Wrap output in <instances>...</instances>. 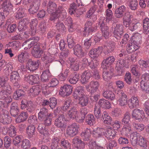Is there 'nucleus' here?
I'll return each mask as SVG.
<instances>
[{
  "label": "nucleus",
  "instance_id": "nucleus-44",
  "mask_svg": "<svg viewBox=\"0 0 149 149\" xmlns=\"http://www.w3.org/2000/svg\"><path fill=\"white\" fill-rule=\"evenodd\" d=\"M130 119V114L128 112H126L122 120V124L124 125H129L131 123Z\"/></svg>",
  "mask_w": 149,
  "mask_h": 149
},
{
  "label": "nucleus",
  "instance_id": "nucleus-56",
  "mask_svg": "<svg viewBox=\"0 0 149 149\" xmlns=\"http://www.w3.org/2000/svg\"><path fill=\"white\" fill-rule=\"evenodd\" d=\"M98 65V61L94 59L89 62L88 63V65L92 69L95 68Z\"/></svg>",
  "mask_w": 149,
  "mask_h": 149
},
{
  "label": "nucleus",
  "instance_id": "nucleus-51",
  "mask_svg": "<svg viewBox=\"0 0 149 149\" xmlns=\"http://www.w3.org/2000/svg\"><path fill=\"white\" fill-rule=\"evenodd\" d=\"M138 2L137 0H131L129 2V6L132 10H136L138 7Z\"/></svg>",
  "mask_w": 149,
  "mask_h": 149
},
{
  "label": "nucleus",
  "instance_id": "nucleus-16",
  "mask_svg": "<svg viewBox=\"0 0 149 149\" xmlns=\"http://www.w3.org/2000/svg\"><path fill=\"white\" fill-rule=\"evenodd\" d=\"M84 95V87L81 86L77 87L73 93V96L75 99L79 98Z\"/></svg>",
  "mask_w": 149,
  "mask_h": 149
},
{
  "label": "nucleus",
  "instance_id": "nucleus-37",
  "mask_svg": "<svg viewBox=\"0 0 149 149\" xmlns=\"http://www.w3.org/2000/svg\"><path fill=\"white\" fill-rule=\"evenodd\" d=\"M121 97L119 100V104L121 106H124L126 105L127 103V95L124 93H120Z\"/></svg>",
  "mask_w": 149,
  "mask_h": 149
},
{
  "label": "nucleus",
  "instance_id": "nucleus-52",
  "mask_svg": "<svg viewBox=\"0 0 149 149\" xmlns=\"http://www.w3.org/2000/svg\"><path fill=\"white\" fill-rule=\"evenodd\" d=\"M67 41L69 47L70 48H72L74 46V41L72 35L70 34L68 36Z\"/></svg>",
  "mask_w": 149,
  "mask_h": 149
},
{
  "label": "nucleus",
  "instance_id": "nucleus-9",
  "mask_svg": "<svg viewBox=\"0 0 149 149\" xmlns=\"http://www.w3.org/2000/svg\"><path fill=\"white\" fill-rule=\"evenodd\" d=\"M40 2L39 0H36L30 5L28 11L31 14H33L36 13L39 9Z\"/></svg>",
  "mask_w": 149,
  "mask_h": 149
},
{
  "label": "nucleus",
  "instance_id": "nucleus-12",
  "mask_svg": "<svg viewBox=\"0 0 149 149\" xmlns=\"http://www.w3.org/2000/svg\"><path fill=\"white\" fill-rule=\"evenodd\" d=\"M39 63V61H35L31 59H29L27 61V69L31 72H33L38 68Z\"/></svg>",
  "mask_w": 149,
  "mask_h": 149
},
{
  "label": "nucleus",
  "instance_id": "nucleus-30",
  "mask_svg": "<svg viewBox=\"0 0 149 149\" xmlns=\"http://www.w3.org/2000/svg\"><path fill=\"white\" fill-rule=\"evenodd\" d=\"M3 6L4 13L6 12V13L8 14L12 10V5L9 1L4 2L3 4Z\"/></svg>",
  "mask_w": 149,
  "mask_h": 149
},
{
  "label": "nucleus",
  "instance_id": "nucleus-63",
  "mask_svg": "<svg viewBox=\"0 0 149 149\" xmlns=\"http://www.w3.org/2000/svg\"><path fill=\"white\" fill-rule=\"evenodd\" d=\"M49 100V106L51 109H53L55 107L57 104V100L54 97L51 98Z\"/></svg>",
  "mask_w": 149,
  "mask_h": 149
},
{
  "label": "nucleus",
  "instance_id": "nucleus-27",
  "mask_svg": "<svg viewBox=\"0 0 149 149\" xmlns=\"http://www.w3.org/2000/svg\"><path fill=\"white\" fill-rule=\"evenodd\" d=\"M112 64V58L110 56L104 60L102 64V67L104 69H107V68H111Z\"/></svg>",
  "mask_w": 149,
  "mask_h": 149
},
{
  "label": "nucleus",
  "instance_id": "nucleus-1",
  "mask_svg": "<svg viewBox=\"0 0 149 149\" xmlns=\"http://www.w3.org/2000/svg\"><path fill=\"white\" fill-rule=\"evenodd\" d=\"M104 124L107 125V132L106 133V136L108 139H110L112 137V119L111 117L109 116L108 113L105 111L103 112L101 117Z\"/></svg>",
  "mask_w": 149,
  "mask_h": 149
},
{
  "label": "nucleus",
  "instance_id": "nucleus-7",
  "mask_svg": "<svg viewBox=\"0 0 149 149\" xmlns=\"http://www.w3.org/2000/svg\"><path fill=\"white\" fill-rule=\"evenodd\" d=\"M52 54L47 52H44L42 57V60L47 63H50L53 61H56V54H58L56 53L54 54V53Z\"/></svg>",
  "mask_w": 149,
  "mask_h": 149
},
{
  "label": "nucleus",
  "instance_id": "nucleus-36",
  "mask_svg": "<svg viewBox=\"0 0 149 149\" xmlns=\"http://www.w3.org/2000/svg\"><path fill=\"white\" fill-rule=\"evenodd\" d=\"M79 103L82 107L87 106L88 103V98L85 95L79 98Z\"/></svg>",
  "mask_w": 149,
  "mask_h": 149
},
{
  "label": "nucleus",
  "instance_id": "nucleus-6",
  "mask_svg": "<svg viewBox=\"0 0 149 149\" xmlns=\"http://www.w3.org/2000/svg\"><path fill=\"white\" fill-rule=\"evenodd\" d=\"M72 89L73 88L71 85H64L61 86L59 93L62 96H68L72 93Z\"/></svg>",
  "mask_w": 149,
  "mask_h": 149
},
{
  "label": "nucleus",
  "instance_id": "nucleus-15",
  "mask_svg": "<svg viewBox=\"0 0 149 149\" xmlns=\"http://www.w3.org/2000/svg\"><path fill=\"white\" fill-rule=\"evenodd\" d=\"M102 47H98L96 49H92L89 52V56L93 59L97 58L102 52Z\"/></svg>",
  "mask_w": 149,
  "mask_h": 149
},
{
  "label": "nucleus",
  "instance_id": "nucleus-42",
  "mask_svg": "<svg viewBox=\"0 0 149 149\" xmlns=\"http://www.w3.org/2000/svg\"><path fill=\"white\" fill-rule=\"evenodd\" d=\"M86 122L88 125H93L95 122L94 116L91 114L87 115L86 118Z\"/></svg>",
  "mask_w": 149,
  "mask_h": 149
},
{
  "label": "nucleus",
  "instance_id": "nucleus-25",
  "mask_svg": "<svg viewBox=\"0 0 149 149\" xmlns=\"http://www.w3.org/2000/svg\"><path fill=\"white\" fill-rule=\"evenodd\" d=\"M139 45L132 42L130 43L127 45V50L128 53H131L134 52L139 49Z\"/></svg>",
  "mask_w": 149,
  "mask_h": 149
},
{
  "label": "nucleus",
  "instance_id": "nucleus-45",
  "mask_svg": "<svg viewBox=\"0 0 149 149\" xmlns=\"http://www.w3.org/2000/svg\"><path fill=\"white\" fill-rule=\"evenodd\" d=\"M60 146L64 149H71L70 143L67 140L64 139H62L60 141Z\"/></svg>",
  "mask_w": 149,
  "mask_h": 149
},
{
  "label": "nucleus",
  "instance_id": "nucleus-54",
  "mask_svg": "<svg viewBox=\"0 0 149 149\" xmlns=\"http://www.w3.org/2000/svg\"><path fill=\"white\" fill-rule=\"evenodd\" d=\"M52 116V113H49L47 117L43 120V121L45 126H49L51 124Z\"/></svg>",
  "mask_w": 149,
  "mask_h": 149
},
{
  "label": "nucleus",
  "instance_id": "nucleus-22",
  "mask_svg": "<svg viewBox=\"0 0 149 149\" xmlns=\"http://www.w3.org/2000/svg\"><path fill=\"white\" fill-rule=\"evenodd\" d=\"M126 9V8L123 5L121 6L116 9L114 14L115 16L117 18H120L123 16Z\"/></svg>",
  "mask_w": 149,
  "mask_h": 149
},
{
  "label": "nucleus",
  "instance_id": "nucleus-60",
  "mask_svg": "<svg viewBox=\"0 0 149 149\" xmlns=\"http://www.w3.org/2000/svg\"><path fill=\"white\" fill-rule=\"evenodd\" d=\"M124 79L128 84H130L132 81L131 73L129 72H126L124 77Z\"/></svg>",
  "mask_w": 149,
  "mask_h": 149
},
{
  "label": "nucleus",
  "instance_id": "nucleus-8",
  "mask_svg": "<svg viewBox=\"0 0 149 149\" xmlns=\"http://www.w3.org/2000/svg\"><path fill=\"white\" fill-rule=\"evenodd\" d=\"M104 20L103 18H101L99 20L98 25H100V27L102 31L103 36L105 38H107L108 37L109 35L108 30V28L107 26L105 25Z\"/></svg>",
  "mask_w": 149,
  "mask_h": 149
},
{
  "label": "nucleus",
  "instance_id": "nucleus-21",
  "mask_svg": "<svg viewBox=\"0 0 149 149\" xmlns=\"http://www.w3.org/2000/svg\"><path fill=\"white\" fill-rule=\"evenodd\" d=\"M91 72L88 71H84L81 76V81L83 84L86 83L89 80L91 77Z\"/></svg>",
  "mask_w": 149,
  "mask_h": 149
},
{
  "label": "nucleus",
  "instance_id": "nucleus-14",
  "mask_svg": "<svg viewBox=\"0 0 149 149\" xmlns=\"http://www.w3.org/2000/svg\"><path fill=\"white\" fill-rule=\"evenodd\" d=\"M72 143L77 149H83L85 147V143L78 136L74 138Z\"/></svg>",
  "mask_w": 149,
  "mask_h": 149
},
{
  "label": "nucleus",
  "instance_id": "nucleus-39",
  "mask_svg": "<svg viewBox=\"0 0 149 149\" xmlns=\"http://www.w3.org/2000/svg\"><path fill=\"white\" fill-rule=\"evenodd\" d=\"M131 38L132 39H134L133 42L137 45H139L142 42L141 35L139 33L134 34L131 36Z\"/></svg>",
  "mask_w": 149,
  "mask_h": 149
},
{
  "label": "nucleus",
  "instance_id": "nucleus-5",
  "mask_svg": "<svg viewBox=\"0 0 149 149\" xmlns=\"http://www.w3.org/2000/svg\"><path fill=\"white\" fill-rule=\"evenodd\" d=\"M113 25L114 26L113 37L118 40L120 39L123 33V26L119 24H114Z\"/></svg>",
  "mask_w": 149,
  "mask_h": 149
},
{
  "label": "nucleus",
  "instance_id": "nucleus-53",
  "mask_svg": "<svg viewBox=\"0 0 149 149\" xmlns=\"http://www.w3.org/2000/svg\"><path fill=\"white\" fill-rule=\"evenodd\" d=\"M16 128L13 126H11L8 128V131L9 135L11 137H14L16 135Z\"/></svg>",
  "mask_w": 149,
  "mask_h": 149
},
{
  "label": "nucleus",
  "instance_id": "nucleus-24",
  "mask_svg": "<svg viewBox=\"0 0 149 149\" xmlns=\"http://www.w3.org/2000/svg\"><path fill=\"white\" fill-rule=\"evenodd\" d=\"M91 131L90 129L86 128L82 132L81 135L84 141H88L90 140Z\"/></svg>",
  "mask_w": 149,
  "mask_h": 149
},
{
  "label": "nucleus",
  "instance_id": "nucleus-31",
  "mask_svg": "<svg viewBox=\"0 0 149 149\" xmlns=\"http://www.w3.org/2000/svg\"><path fill=\"white\" fill-rule=\"evenodd\" d=\"M142 22L143 32L145 34H147L149 32V18H145Z\"/></svg>",
  "mask_w": 149,
  "mask_h": 149
},
{
  "label": "nucleus",
  "instance_id": "nucleus-50",
  "mask_svg": "<svg viewBox=\"0 0 149 149\" xmlns=\"http://www.w3.org/2000/svg\"><path fill=\"white\" fill-rule=\"evenodd\" d=\"M71 101L70 99L66 100L64 102L63 104L61 107L62 110L63 111H66L71 105Z\"/></svg>",
  "mask_w": 149,
  "mask_h": 149
},
{
  "label": "nucleus",
  "instance_id": "nucleus-20",
  "mask_svg": "<svg viewBox=\"0 0 149 149\" xmlns=\"http://www.w3.org/2000/svg\"><path fill=\"white\" fill-rule=\"evenodd\" d=\"M99 84L97 81H92L89 84L86 86V89L91 90L92 93L96 91L98 89Z\"/></svg>",
  "mask_w": 149,
  "mask_h": 149
},
{
  "label": "nucleus",
  "instance_id": "nucleus-13",
  "mask_svg": "<svg viewBox=\"0 0 149 149\" xmlns=\"http://www.w3.org/2000/svg\"><path fill=\"white\" fill-rule=\"evenodd\" d=\"M0 99L3 100L7 104L11 102L12 101V98L10 94L5 91H1L0 92Z\"/></svg>",
  "mask_w": 149,
  "mask_h": 149
},
{
  "label": "nucleus",
  "instance_id": "nucleus-34",
  "mask_svg": "<svg viewBox=\"0 0 149 149\" xmlns=\"http://www.w3.org/2000/svg\"><path fill=\"white\" fill-rule=\"evenodd\" d=\"M29 54L26 51L22 52L18 56V60L20 63H24L29 57Z\"/></svg>",
  "mask_w": 149,
  "mask_h": 149
},
{
  "label": "nucleus",
  "instance_id": "nucleus-43",
  "mask_svg": "<svg viewBox=\"0 0 149 149\" xmlns=\"http://www.w3.org/2000/svg\"><path fill=\"white\" fill-rule=\"evenodd\" d=\"M35 127L33 125H29L26 129V133L29 138L32 137L34 134Z\"/></svg>",
  "mask_w": 149,
  "mask_h": 149
},
{
  "label": "nucleus",
  "instance_id": "nucleus-38",
  "mask_svg": "<svg viewBox=\"0 0 149 149\" xmlns=\"http://www.w3.org/2000/svg\"><path fill=\"white\" fill-rule=\"evenodd\" d=\"M38 23V20L36 19H32L30 24V26L31 29L32 34H34L36 32L37 30L36 26Z\"/></svg>",
  "mask_w": 149,
  "mask_h": 149
},
{
  "label": "nucleus",
  "instance_id": "nucleus-41",
  "mask_svg": "<svg viewBox=\"0 0 149 149\" xmlns=\"http://www.w3.org/2000/svg\"><path fill=\"white\" fill-rule=\"evenodd\" d=\"M28 117V114L26 112H22L19 115L16 120V121L20 123L25 121Z\"/></svg>",
  "mask_w": 149,
  "mask_h": 149
},
{
  "label": "nucleus",
  "instance_id": "nucleus-2",
  "mask_svg": "<svg viewBox=\"0 0 149 149\" xmlns=\"http://www.w3.org/2000/svg\"><path fill=\"white\" fill-rule=\"evenodd\" d=\"M47 10L49 13L56 12L61 13L63 17H66L67 13L65 9L61 6H57L55 3L52 1L49 2L47 6Z\"/></svg>",
  "mask_w": 149,
  "mask_h": 149
},
{
  "label": "nucleus",
  "instance_id": "nucleus-23",
  "mask_svg": "<svg viewBox=\"0 0 149 149\" xmlns=\"http://www.w3.org/2000/svg\"><path fill=\"white\" fill-rule=\"evenodd\" d=\"M74 54L79 57H82L84 56V53L82 48L80 45H76L74 48Z\"/></svg>",
  "mask_w": 149,
  "mask_h": 149
},
{
  "label": "nucleus",
  "instance_id": "nucleus-48",
  "mask_svg": "<svg viewBox=\"0 0 149 149\" xmlns=\"http://www.w3.org/2000/svg\"><path fill=\"white\" fill-rule=\"evenodd\" d=\"M77 4L74 2L72 3L70 5V8L69 9V12L72 15L74 13H77V12L78 10H77Z\"/></svg>",
  "mask_w": 149,
  "mask_h": 149
},
{
  "label": "nucleus",
  "instance_id": "nucleus-26",
  "mask_svg": "<svg viewBox=\"0 0 149 149\" xmlns=\"http://www.w3.org/2000/svg\"><path fill=\"white\" fill-rule=\"evenodd\" d=\"M40 88L38 86H33L28 91V93L30 95H38L40 92Z\"/></svg>",
  "mask_w": 149,
  "mask_h": 149
},
{
  "label": "nucleus",
  "instance_id": "nucleus-46",
  "mask_svg": "<svg viewBox=\"0 0 149 149\" xmlns=\"http://www.w3.org/2000/svg\"><path fill=\"white\" fill-rule=\"evenodd\" d=\"M55 28L60 32H63L66 30V28L63 24L60 21H58L56 23Z\"/></svg>",
  "mask_w": 149,
  "mask_h": 149
},
{
  "label": "nucleus",
  "instance_id": "nucleus-58",
  "mask_svg": "<svg viewBox=\"0 0 149 149\" xmlns=\"http://www.w3.org/2000/svg\"><path fill=\"white\" fill-rule=\"evenodd\" d=\"M97 29V27L96 26L93 25L87 29H84V34L86 36L90 32H95Z\"/></svg>",
  "mask_w": 149,
  "mask_h": 149
},
{
  "label": "nucleus",
  "instance_id": "nucleus-40",
  "mask_svg": "<svg viewBox=\"0 0 149 149\" xmlns=\"http://www.w3.org/2000/svg\"><path fill=\"white\" fill-rule=\"evenodd\" d=\"M20 77L18 73L15 71L12 72L10 76V81L13 83L19 81Z\"/></svg>",
  "mask_w": 149,
  "mask_h": 149
},
{
  "label": "nucleus",
  "instance_id": "nucleus-35",
  "mask_svg": "<svg viewBox=\"0 0 149 149\" xmlns=\"http://www.w3.org/2000/svg\"><path fill=\"white\" fill-rule=\"evenodd\" d=\"M51 76L49 69H47L44 71L41 75V80L43 82L47 81Z\"/></svg>",
  "mask_w": 149,
  "mask_h": 149
},
{
  "label": "nucleus",
  "instance_id": "nucleus-18",
  "mask_svg": "<svg viewBox=\"0 0 149 149\" xmlns=\"http://www.w3.org/2000/svg\"><path fill=\"white\" fill-rule=\"evenodd\" d=\"M5 113L3 114L0 116V121L4 124L9 123L11 121V118L8 115V112L6 110H4Z\"/></svg>",
  "mask_w": 149,
  "mask_h": 149
},
{
  "label": "nucleus",
  "instance_id": "nucleus-57",
  "mask_svg": "<svg viewBox=\"0 0 149 149\" xmlns=\"http://www.w3.org/2000/svg\"><path fill=\"white\" fill-rule=\"evenodd\" d=\"M139 63L141 68H149V60H146V61L140 60L139 61Z\"/></svg>",
  "mask_w": 149,
  "mask_h": 149
},
{
  "label": "nucleus",
  "instance_id": "nucleus-61",
  "mask_svg": "<svg viewBox=\"0 0 149 149\" xmlns=\"http://www.w3.org/2000/svg\"><path fill=\"white\" fill-rule=\"evenodd\" d=\"M97 8V6L96 5H94V6L92 7L86 14V17L88 18L90 17L92 15L96 10Z\"/></svg>",
  "mask_w": 149,
  "mask_h": 149
},
{
  "label": "nucleus",
  "instance_id": "nucleus-33",
  "mask_svg": "<svg viewBox=\"0 0 149 149\" xmlns=\"http://www.w3.org/2000/svg\"><path fill=\"white\" fill-rule=\"evenodd\" d=\"M28 23V20L27 19H24L21 20L19 23L18 29L19 31H22L25 30L27 29L26 24Z\"/></svg>",
  "mask_w": 149,
  "mask_h": 149
},
{
  "label": "nucleus",
  "instance_id": "nucleus-59",
  "mask_svg": "<svg viewBox=\"0 0 149 149\" xmlns=\"http://www.w3.org/2000/svg\"><path fill=\"white\" fill-rule=\"evenodd\" d=\"M49 17V20L51 21H55L58 19L60 16V14L61 13H56V12H52Z\"/></svg>",
  "mask_w": 149,
  "mask_h": 149
},
{
  "label": "nucleus",
  "instance_id": "nucleus-19",
  "mask_svg": "<svg viewBox=\"0 0 149 149\" xmlns=\"http://www.w3.org/2000/svg\"><path fill=\"white\" fill-rule=\"evenodd\" d=\"M139 102L137 97L133 96L129 100L127 103L129 107L132 109L137 107L139 106Z\"/></svg>",
  "mask_w": 149,
  "mask_h": 149
},
{
  "label": "nucleus",
  "instance_id": "nucleus-10",
  "mask_svg": "<svg viewBox=\"0 0 149 149\" xmlns=\"http://www.w3.org/2000/svg\"><path fill=\"white\" fill-rule=\"evenodd\" d=\"M133 15L129 12H126L123 18L124 25L126 27H128L131 23V19H133Z\"/></svg>",
  "mask_w": 149,
  "mask_h": 149
},
{
  "label": "nucleus",
  "instance_id": "nucleus-3",
  "mask_svg": "<svg viewBox=\"0 0 149 149\" xmlns=\"http://www.w3.org/2000/svg\"><path fill=\"white\" fill-rule=\"evenodd\" d=\"M68 117L72 120L75 119L78 123L83 122L84 117H81L77 109L74 107L72 108L68 112Z\"/></svg>",
  "mask_w": 149,
  "mask_h": 149
},
{
  "label": "nucleus",
  "instance_id": "nucleus-11",
  "mask_svg": "<svg viewBox=\"0 0 149 149\" xmlns=\"http://www.w3.org/2000/svg\"><path fill=\"white\" fill-rule=\"evenodd\" d=\"M66 120L63 115H60L58 118L55 120L54 125L58 127L64 128L66 126Z\"/></svg>",
  "mask_w": 149,
  "mask_h": 149
},
{
  "label": "nucleus",
  "instance_id": "nucleus-62",
  "mask_svg": "<svg viewBox=\"0 0 149 149\" xmlns=\"http://www.w3.org/2000/svg\"><path fill=\"white\" fill-rule=\"evenodd\" d=\"M133 126L134 128L139 131H142L144 128V125L142 124H138L133 123Z\"/></svg>",
  "mask_w": 149,
  "mask_h": 149
},
{
  "label": "nucleus",
  "instance_id": "nucleus-28",
  "mask_svg": "<svg viewBox=\"0 0 149 149\" xmlns=\"http://www.w3.org/2000/svg\"><path fill=\"white\" fill-rule=\"evenodd\" d=\"M99 106L102 108L109 109L111 107V104L107 100L101 99L98 102Z\"/></svg>",
  "mask_w": 149,
  "mask_h": 149
},
{
  "label": "nucleus",
  "instance_id": "nucleus-29",
  "mask_svg": "<svg viewBox=\"0 0 149 149\" xmlns=\"http://www.w3.org/2000/svg\"><path fill=\"white\" fill-rule=\"evenodd\" d=\"M105 130L103 128H97L94 129L93 131V134L96 137H99L105 135Z\"/></svg>",
  "mask_w": 149,
  "mask_h": 149
},
{
  "label": "nucleus",
  "instance_id": "nucleus-64",
  "mask_svg": "<svg viewBox=\"0 0 149 149\" xmlns=\"http://www.w3.org/2000/svg\"><path fill=\"white\" fill-rule=\"evenodd\" d=\"M46 23L44 22H41L39 24L37 29V30L38 31H41L42 33L45 32L46 29Z\"/></svg>",
  "mask_w": 149,
  "mask_h": 149
},
{
  "label": "nucleus",
  "instance_id": "nucleus-55",
  "mask_svg": "<svg viewBox=\"0 0 149 149\" xmlns=\"http://www.w3.org/2000/svg\"><path fill=\"white\" fill-rule=\"evenodd\" d=\"M30 146L31 143L29 140L27 139H24L22 141V147L23 149H28Z\"/></svg>",
  "mask_w": 149,
  "mask_h": 149
},
{
  "label": "nucleus",
  "instance_id": "nucleus-32",
  "mask_svg": "<svg viewBox=\"0 0 149 149\" xmlns=\"http://www.w3.org/2000/svg\"><path fill=\"white\" fill-rule=\"evenodd\" d=\"M19 112V108L17 104L15 103H12L11 106L10 110L11 115L14 117L16 116L17 115Z\"/></svg>",
  "mask_w": 149,
  "mask_h": 149
},
{
  "label": "nucleus",
  "instance_id": "nucleus-17",
  "mask_svg": "<svg viewBox=\"0 0 149 149\" xmlns=\"http://www.w3.org/2000/svg\"><path fill=\"white\" fill-rule=\"evenodd\" d=\"M132 116L136 120H140L144 117V114L143 111L139 109H136L132 111Z\"/></svg>",
  "mask_w": 149,
  "mask_h": 149
},
{
  "label": "nucleus",
  "instance_id": "nucleus-4",
  "mask_svg": "<svg viewBox=\"0 0 149 149\" xmlns=\"http://www.w3.org/2000/svg\"><path fill=\"white\" fill-rule=\"evenodd\" d=\"M79 128V125L77 123H73L67 127L66 133L69 136L73 137L78 133Z\"/></svg>",
  "mask_w": 149,
  "mask_h": 149
},
{
  "label": "nucleus",
  "instance_id": "nucleus-49",
  "mask_svg": "<svg viewBox=\"0 0 149 149\" xmlns=\"http://www.w3.org/2000/svg\"><path fill=\"white\" fill-rule=\"evenodd\" d=\"M24 92L22 90L19 89L17 90L14 93L13 98L15 100H18L19 98L24 96Z\"/></svg>",
  "mask_w": 149,
  "mask_h": 149
},
{
  "label": "nucleus",
  "instance_id": "nucleus-47",
  "mask_svg": "<svg viewBox=\"0 0 149 149\" xmlns=\"http://www.w3.org/2000/svg\"><path fill=\"white\" fill-rule=\"evenodd\" d=\"M70 72L69 69H66L64 72L60 73L58 76L59 79L61 81H64L67 78Z\"/></svg>",
  "mask_w": 149,
  "mask_h": 149
}]
</instances>
